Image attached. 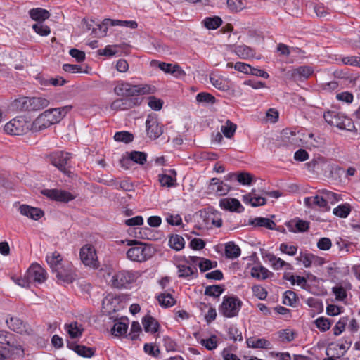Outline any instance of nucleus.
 <instances>
[{
  "label": "nucleus",
  "instance_id": "obj_45",
  "mask_svg": "<svg viewBox=\"0 0 360 360\" xmlns=\"http://www.w3.org/2000/svg\"><path fill=\"white\" fill-rule=\"evenodd\" d=\"M350 212V205L347 203L341 204L333 210V213L340 218H346L349 214Z\"/></svg>",
  "mask_w": 360,
  "mask_h": 360
},
{
  "label": "nucleus",
  "instance_id": "obj_47",
  "mask_svg": "<svg viewBox=\"0 0 360 360\" xmlns=\"http://www.w3.org/2000/svg\"><path fill=\"white\" fill-rule=\"evenodd\" d=\"M316 328L321 332L328 330L332 325V321L328 318L321 316L314 321Z\"/></svg>",
  "mask_w": 360,
  "mask_h": 360
},
{
  "label": "nucleus",
  "instance_id": "obj_19",
  "mask_svg": "<svg viewBox=\"0 0 360 360\" xmlns=\"http://www.w3.org/2000/svg\"><path fill=\"white\" fill-rule=\"evenodd\" d=\"M219 206L221 209L231 212H242L244 210V207L236 198H222L219 201Z\"/></svg>",
  "mask_w": 360,
  "mask_h": 360
},
{
  "label": "nucleus",
  "instance_id": "obj_60",
  "mask_svg": "<svg viewBox=\"0 0 360 360\" xmlns=\"http://www.w3.org/2000/svg\"><path fill=\"white\" fill-rule=\"evenodd\" d=\"M128 328L127 324L122 322L115 323L112 328V334L120 336L125 334Z\"/></svg>",
  "mask_w": 360,
  "mask_h": 360
},
{
  "label": "nucleus",
  "instance_id": "obj_43",
  "mask_svg": "<svg viewBox=\"0 0 360 360\" xmlns=\"http://www.w3.org/2000/svg\"><path fill=\"white\" fill-rule=\"evenodd\" d=\"M198 342L207 350H213L218 346L217 337L214 335L208 338H201L198 340Z\"/></svg>",
  "mask_w": 360,
  "mask_h": 360
},
{
  "label": "nucleus",
  "instance_id": "obj_41",
  "mask_svg": "<svg viewBox=\"0 0 360 360\" xmlns=\"http://www.w3.org/2000/svg\"><path fill=\"white\" fill-rule=\"evenodd\" d=\"M159 304L165 308L171 307L175 304V300L172 295L167 292H163L157 297Z\"/></svg>",
  "mask_w": 360,
  "mask_h": 360
},
{
  "label": "nucleus",
  "instance_id": "obj_64",
  "mask_svg": "<svg viewBox=\"0 0 360 360\" xmlns=\"http://www.w3.org/2000/svg\"><path fill=\"white\" fill-rule=\"evenodd\" d=\"M253 176L248 172H240L237 174V180L240 184L249 186L252 184Z\"/></svg>",
  "mask_w": 360,
  "mask_h": 360
},
{
  "label": "nucleus",
  "instance_id": "obj_15",
  "mask_svg": "<svg viewBox=\"0 0 360 360\" xmlns=\"http://www.w3.org/2000/svg\"><path fill=\"white\" fill-rule=\"evenodd\" d=\"M54 273L59 280L66 283H72L75 278L73 266L68 262H64L62 268L58 269Z\"/></svg>",
  "mask_w": 360,
  "mask_h": 360
},
{
  "label": "nucleus",
  "instance_id": "obj_49",
  "mask_svg": "<svg viewBox=\"0 0 360 360\" xmlns=\"http://www.w3.org/2000/svg\"><path fill=\"white\" fill-rule=\"evenodd\" d=\"M348 321L347 316H342L339 319L333 328L334 335L338 336L345 330Z\"/></svg>",
  "mask_w": 360,
  "mask_h": 360
},
{
  "label": "nucleus",
  "instance_id": "obj_12",
  "mask_svg": "<svg viewBox=\"0 0 360 360\" xmlns=\"http://www.w3.org/2000/svg\"><path fill=\"white\" fill-rule=\"evenodd\" d=\"M72 108V105H65L60 108H50L41 113L44 116H46L48 122H50V124L53 125L60 122Z\"/></svg>",
  "mask_w": 360,
  "mask_h": 360
},
{
  "label": "nucleus",
  "instance_id": "obj_29",
  "mask_svg": "<svg viewBox=\"0 0 360 360\" xmlns=\"http://www.w3.org/2000/svg\"><path fill=\"white\" fill-rule=\"evenodd\" d=\"M142 324L146 333H155L158 331L160 325L158 321L151 316H146L142 319Z\"/></svg>",
  "mask_w": 360,
  "mask_h": 360
},
{
  "label": "nucleus",
  "instance_id": "obj_6",
  "mask_svg": "<svg viewBox=\"0 0 360 360\" xmlns=\"http://www.w3.org/2000/svg\"><path fill=\"white\" fill-rule=\"evenodd\" d=\"M30 129L31 124L22 117H17L12 119L4 126L5 131L13 136L23 135Z\"/></svg>",
  "mask_w": 360,
  "mask_h": 360
},
{
  "label": "nucleus",
  "instance_id": "obj_5",
  "mask_svg": "<svg viewBox=\"0 0 360 360\" xmlns=\"http://www.w3.org/2000/svg\"><path fill=\"white\" fill-rule=\"evenodd\" d=\"M141 276L138 271L124 270L115 274L111 278V284L117 288H127Z\"/></svg>",
  "mask_w": 360,
  "mask_h": 360
},
{
  "label": "nucleus",
  "instance_id": "obj_21",
  "mask_svg": "<svg viewBox=\"0 0 360 360\" xmlns=\"http://www.w3.org/2000/svg\"><path fill=\"white\" fill-rule=\"evenodd\" d=\"M18 211L22 215L33 220H39L44 216V212L41 209L27 205H20Z\"/></svg>",
  "mask_w": 360,
  "mask_h": 360
},
{
  "label": "nucleus",
  "instance_id": "obj_59",
  "mask_svg": "<svg viewBox=\"0 0 360 360\" xmlns=\"http://www.w3.org/2000/svg\"><path fill=\"white\" fill-rule=\"evenodd\" d=\"M279 250L289 256H295L297 252V246L283 243L279 246Z\"/></svg>",
  "mask_w": 360,
  "mask_h": 360
},
{
  "label": "nucleus",
  "instance_id": "obj_4",
  "mask_svg": "<svg viewBox=\"0 0 360 360\" xmlns=\"http://www.w3.org/2000/svg\"><path fill=\"white\" fill-rule=\"evenodd\" d=\"M133 245L127 252V257L133 262H143L151 257V248L136 240L131 241Z\"/></svg>",
  "mask_w": 360,
  "mask_h": 360
},
{
  "label": "nucleus",
  "instance_id": "obj_3",
  "mask_svg": "<svg viewBox=\"0 0 360 360\" xmlns=\"http://www.w3.org/2000/svg\"><path fill=\"white\" fill-rule=\"evenodd\" d=\"M242 305V301L236 296H224L219 311L224 317L233 318L238 316Z\"/></svg>",
  "mask_w": 360,
  "mask_h": 360
},
{
  "label": "nucleus",
  "instance_id": "obj_13",
  "mask_svg": "<svg viewBox=\"0 0 360 360\" xmlns=\"http://www.w3.org/2000/svg\"><path fill=\"white\" fill-rule=\"evenodd\" d=\"M28 281L31 283L41 284L46 280V271L39 264H32L26 271Z\"/></svg>",
  "mask_w": 360,
  "mask_h": 360
},
{
  "label": "nucleus",
  "instance_id": "obj_38",
  "mask_svg": "<svg viewBox=\"0 0 360 360\" xmlns=\"http://www.w3.org/2000/svg\"><path fill=\"white\" fill-rule=\"evenodd\" d=\"M30 18L35 21H44L50 16L49 12L41 8H32L29 11Z\"/></svg>",
  "mask_w": 360,
  "mask_h": 360
},
{
  "label": "nucleus",
  "instance_id": "obj_33",
  "mask_svg": "<svg viewBox=\"0 0 360 360\" xmlns=\"http://www.w3.org/2000/svg\"><path fill=\"white\" fill-rule=\"evenodd\" d=\"M131 107V101L129 99L120 98L115 99L110 104V109L114 112L125 110Z\"/></svg>",
  "mask_w": 360,
  "mask_h": 360
},
{
  "label": "nucleus",
  "instance_id": "obj_34",
  "mask_svg": "<svg viewBox=\"0 0 360 360\" xmlns=\"http://www.w3.org/2000/svg\"><path fill=\"white\" fill-rule=\"evenodd\" d=\"M0 344L6 345V346L4 347H9L11 349H14L17 346H21V345L15 342L11 333L4 330L0 331Z\"/></svg>",
  "mask_w": 360,
  "mask_h": 360
},
{
  "label": "nucleus",
  "instance_id": "obj_24",
  "mask_svg": "<svg viewBox=\"0 0 360 360\" xmlns=\"http://www.w3.org/2000/svg\"><path fill=\"white\" fill-rule=\"evenodd\" d=\"M243 201L246 205H250L252 207L262 206L266 204V199L264 197L259 196L255 193L253 189L248 194L243 196Z\"/></svg>",
  "mask_w": 360,
  "mask_h": 360
},
{
  "label": "nucleus",
  "instance_id": "obj_48",
  "mask_svg": "<svg viewBox=\"0 0 360 360\" xmlns=\"http://www.w3.org/2000/svg\"><path fill=\"white\" fill-rule=\"evenodd\" d=\"M312 253L308 252H300L299 255L296 257L298 262H301L305 268L311 266V261L313 257Z\"/></svg>",
  "mask_w": 360,
  "mask_h": 360
},
{
  "label": "nucleus",
  "instance_id": "obj_36",
  "mask_svg": "<svg viewBox=\"0 0 360 360\" xmlns=\"http://www.w3.org/2000/svg\"><path fill=\"white\" fill-rule=\"evenodd\" d=\"M290 231L293 232H304L308 230L309 223L301 219H293L288 224Z\"/></svg>",
  "mask_w": 360,
  "mask_h": 360
},
{
  "label": "nucleus",
  "instance_id": "obj_57",
  "mask_svg": "<svg viewBox=\"0 0 360 360\" xmlns=\"http://www.w3.org/2000/svg\"><path fill=\"white\" fill-rule=\"evenodd\" d=\"M114 139L116 141L129 143L133 141V135L128 131H118L115 134Z\"/></svg>",
  "mask_w": 360,
  "mask_h": 360
},
{
  "label": "nucleus",
  "instance_id": "obj_51",
  "mask_svg": "<svg viewBox=\"0 0 360 360\" xmlns=\"http://www.w3.org/2000/svg\"><path fill=\"white\" fill-rule=\"evenodd\" d=\"M224 292V288L219 285H208L205 288V295L218 297Z\"/></svg>",
  "mask_w": 360,
  "mask_h": 360
},
{
  "label": "nucleus",
  "instance_id": "obj_32",
  "mask_svg": "<svg viewBox=\"0 0 360 360\" xmlns=\"http://www.w3.org/2000/svg\"><path fill=\"white\" fill-rule=\"evenodd\" d=\"M251 276L258 280H264L272 274L266 267L262 265H255L251 268Z\"/></svg>",
  "mask_w": 360,
  "mask_h": 360
},
{
  "label": "nucleus",
  "instance_id": "obj_40",
  "mask_svg": "<svg viewBox=\"0 0 360 360\" xmlns=\"http://www.w3.org/2000/svg\"><path fill=\"white\" fill-rule=\"evenodd\" d=\"M179 276L181 278H187L193 276L197 272V268L195 266L188 263L179 264L177 266Z\"/></svg>",
  "mask_w": 360,
  "mask_h": 360
},
{
  "label": "nucleus",
  "instance_id": "obj_22",
  "mask_svg": "<svg viewBox=\"0 0 360 360\" xmlns=\"http://www.w3.org/2000/svg\"><path fill=\"white\" fill-rule=\"evenodd\" d=\"M64 329L72 339L80 338L84 330L83 326L77 321L65 323Z\"/></svg>",
  "mask_w": 360,
  "mask_h": 360
},
{
  "label": "nucleus",
  "instance_id": "obj_44",
  "mask_svg": "<svg viewBox=\"0 0 360 360\" xmlns=\"http://www.w3.org/2000/svg\"><path fill=\"white\" fill-rule=\"evenodd\" d=\"M196 101L203 104H214L217 102L216 98L207 92H200L196 95Z\"/></svg>",
  "mask_w": 360,
  "mask_h": 360
},
{
  "label": "nucleus",
  "instance_id": "obj_9",
  "mask_svg": "<svg viewBox=\"0 0 360 360\" xmlns=\"http://www.w3.org/2000/svg\"><path fill=\"white\" fill-rule=\"evenodd\" d=\"M324 119L331 126H335L340 129L351 130V127H353V123L349 118L340 116L335 111H328L325 113Z\"/></svg>",
  "mask_w": 360,
  "mask_h": 360
},
{
  "label": "nucleus",
  "instance_id": "obj_14",
  "mask_svg": "<svg viewBox=\"0 0 360 360\" xmlns=\"http://www.w3.org/2000/svg\"><path fill=\"white\" fill-rule=\"evenodd\" d=\"M207 189L208 193L210 194L222 196L226 195L229 192L231 188L228 184L221 181L219 179L212 178L210 180Z\"/></svg>",
  "mask_w": 360,
  "mask_h": 360
},
{
  "label": "nucleus",
  "instance_id": "obj_52",
  "mask_svg": "<svg viewBox=\"0 0 360 360\" xmlns=\"http://www.w3.org/2000/svg\"><path fill=\"white\" fill-rule=\"evenodd\" d=\"M297 302V295L292 290H287L283 296V303L285 305L294 307Z\"/></svg>",
  "mask_w": 360,
  "mask_h": 360
},
{
  "label": "nucleus",
  "instance_id": "obj_7",
  "mask_svg": "<svg viewBox=\"0 0 360 360\" xmlns=\"http://www.w3.org/2000/svg\"><path fill=\"white\" fill-rule=\"evenodd\" d=\"M110 26H122L129 27L131 29H136L138 26V24L134 20H112V19H105L101 24H98V29L100 31V33H97L96 29L93 28L92 32L94 33L96 37H101L106 34L108 27Z\"/></svg>",
  "mask_w": 360,
  "mask_h": 360
},
{
  "label": "nucleus",
  "instance_id": "obj_30",
  "mask_svg": "<svg viewBox=\"0 0 360 360\" xmlns=\"http://www.w3.org/2000/svg\"><path fill=\"white\" fill-rule=\"evenodd\" d=\"M307 8H312L319 18H326L330 14V10L325 7L323 4H316L314 1H306Z\"/></svg>",
  "mask_w": 360,
  "mask_h": 360
},
{
  "label": "nucleus",
  "instance_id": "obj_35",
  "mask_svg": "<svg viewBox=\"0 0 360 360\" xmlns=\"http://www.w3.org/2000/svg\"><path fill=\"white\" fill-rule=\"evenodd\" d=\"M241 254L240 248L234 242H229L225 245V255L229 259L238 258Z\"/></svg>",
  "mask_w": 360,
  "mask_h": 360
},
{
  "label": "nucleus",
  "instance_id": "obj_31",
  "mask_svg": "<svg viewBox=\"0 0 360 360\" xmlns=\"http://www.w3.org/2000/svg\"><path fill=\"white\" fill-rule=\"evenodd\" d=\"M250 224L255 227H265L269 230H274L276 227L275 222L268 218L256 217L250 221Z\"/></svg>",
  "mask_w": 360,
  "mask_h": 360
},
{
  "label": "nucleus",
  "instance_id": "obj_50",
  "mask_svg": "<svg viewBox=\"0 0 360 360\" xmlns=\"http://www.w3.org/2000/svg\"><path fill=\"white\" fill-rule=\"evenodd\" d=\"M222 20L219 17L206 18L203 20L205 27L209 30H215L221 25Z\"/></svg>",
  "mask_w": 360,
  "mask_h": 360
},
{
  "label": "nucleus",
  "instance_id": "obj_23",
  "mask_svg": "<svg viewBox=\"0 0 360 360\" xmlns=\"http://www.w3.org/2000/svg\"><path fill=\"white\" fill-rule=\"evenodd\" d=\"M24 355V350L22 346H17L14 349L0 346V360H5L8 358L22 357Z\"/></svg>",
  "mask_w": 360,
  "mask_h": 360
},
{
  "label": "nucleus",
  "instance_id": "obj_26",
  "mask_svg": "<svg viewBox=\"0 0 360 360\" xmlns=\"http://www.w3.org/2000/svg\"><path fill=\"white\" fill-rule=\"evenodd\" d=\"M46 259L53 272L58 270V269L62 268L63 264L64 263L63 262L62 256L56 251L48 254Z\"/></svg>",
  "mask_w": 360,
  "mask_h": 360
},
{
  "label": "nucleus",
  "instance_id": "obj_16",
  "mask_svg": "<svg viewBox=\"0 0 360 360\" xmlns=\"http://www.w3.org/2000/svg\"><path fill=\"white\" fill-rule=\"evenodd\" d=\"M209 78L210 83L216 89L222 91H227L230 89L229 79L221 75L212 72L210 74Z\"/></svg>",
  "mask_w": 360,
  "mask_h": 360
},
{
  "label": "nucleus",
  "instance_id": "obj_42",
  "mask_svg": "<svg viewBox=\"0 0 360 360\" xmlns=\"http://www.w3.org/2000/svg\"><path fill=\"white\" fill-rule=\"evenodd\" d=\"M169 245L171 248L179 251L184 248L185 240L182 236L174 234L169 237Z\"/></svg>",
  "mask_w": 360,
  "mask_h": 360
},
{
  "label": "nucleus",
  "instance_id": "obj_20",
  "mask_svg": "<svg viewBox=\"0 0 360 360\" xmlns=\"http://www.w3.org/2000/svg\"><path fill=\"white\" fill-rule=\"evenodd\" d=\"M266 261L269 263L274 270L278 271L283 268H285L287 270H292V266L280 257H277L272 253H267L265 255Z\"/></svg>",
  "mask_w": 360,
  "mask_h": 360
},
{
  "label": "nucleus",
  "instance_id": "obj_27",
  "mask_svg": "<svg viewBox=\"0 0 360 360\" xmlns=\"http://www.w3.org/2000/svg\"><path fill=\"white\" fill-rule=\"evenodd\" d=\"M52 126L50 122H48L46 116L42 113L39 114L31 124V130L34 132H39Z\"/></svg>",
  "mask_w": 360,
  "mask_h": 360
},
{
  "label": "nucleus",
  "instance_id": "obj_62",
  "mask_svg": "<svg viewBox=\"0 0 360 360\" xmlns=\"http://www.w3.org/2000/svg\"><path fill=\"white\" fill-rule=\"evenodd\" d=\"M253 295L261 300L266 298L268 292L266 290L260 285H255L252 287Z\"/></svg>",
  "mask_w": 360,
  "mask_h": 360
},
{
  "label": "nucleus",
  "instance_id": "obj_17",
  "mask_svg": "<svg viewBox=\"0 0 360 360\" xmlns=\"http://www.w3.org/2000/svg\"><path fill=\"white\" fill-rule=\"evenodd\" d=\"M44 194L52 200L63 202H69L75 198L70 192L57 189L45 190Z\"/></svg>",
  "mask_w": 360,
  "mask_h": 360
},
{
  "label": "nucleus",
  "instance_id": "obj_25",
  "mask_svg": "<svg viewBox=\"0 0 360 360\" xmlns=\"http://www.w3.org/2000/svg\"><path fill=\"white\" fill-rule=\"evenodd\" d=\"M246 343L249 348L271 349V342L265 338L250 337L247 339Z\"/></svg>",
  "mask_w": 360,
  "mask_h": 360
},
{
  "label": "nucleus",
  "instance_id": "obj_55",
  "mask_svg": "<svg viewBox=\"0 0 360 360\" xmlns=\"http://www.w3.org/2000/svg\"><path fill=\"white\" fill-rule=\"evenodd\" d=\"M236 129V124H233L229 120H227L224 125L221 127V131L227 138H231L233 136Z\"/></svg>",
  "mask_w": 360,
  "mask_h": 360
},
{
  "label": "nucleus",
  "instance_id": "obj_1",
  "mask_svg": "<svg viewBox=\"0 0 360 360\" xmlns=\"http://www.w3.org/2000/svg\"><path fill=\"white\" fill-rule=\"evenodd\" d=\"M155 91L154 86L141 84L132 85L124 81H118L114 88V93L123 97L134 96L153 94Z\"/></svg>",
  "mask_w": 360,
  "mask_h": 360
},
{
  "label": "nucleus",
  "instance_id": "obj_58",
  "mask_svg": "<svg viewBox=\"0 0 360 360\" xmlns=\"http://www.w3.org/2000/svg\"><path fill=\"white\" fill-rule=\"evenodd\" d=\"M229 338L233 341H242L243 336L242 333L238 330L236 326H231L227 330Z\"/></svg>",
  "mask_w": 360,
  "mask_h": 360
},
{
  "label": "nucleus",
  "instance_id": "obj_2",
  "mask_svg": "<svg viewBox=\"0 0 360 360\" xmlns=\"http://www.w3.org/2000/svg\"><path fill=\"white\" fill-rule=\"evenodd\" d=\"M49 104V100L44 97H23L14 101L15 106L22 111H37Z\"/></svg>",
  "mask_w": 360,
  "mask_h": 360
},
{
  "label": "nucleus",
  "instance_id": "obj_18",
  "mask_svg": "<svg viewBox=\"0 0 360 360\" xmlns=\"http://www.w3.org/2000/svg\"><path fill=\"white\" fill-rule=\"evenodd\" d=\"M304 201V204L308 207L313 208L314 207H318L324 212L328 211L330 208V206L327 205L324 195L323 194L321 195H315L305 198Z\"/></svg>",
  "mask_w": 360,
  "mask_h": 360
},
{
  "label": "nucleus",
  "instance_id": "obj_61",
  "mask_svg": "<svg viewBox=\"0 0 360 360\" xmlns=\"http://www.w3.org/2000/svg\"><path fill=\"white\" fill-rule=\"evenodd\" d=\"M158 180L162 186L171 187L175 184L176 179L168 174H159Z\"/></svg>",
  "mask_w": 360,
  "mask_h": 360
},
{
  "label": "nucleus",
  "instance_id": "obj_46",
  "mask_svg": "<svg viewBox=\"0 0 360 360\" xmlns=\"http://www.w3.org/2000/svg\"><path fill=\"white\" fill-rule=\"evenodd\" d=\"M128 157L131 160L139 165H143L147 160V154L141 151H131L128 153Z\"/></svg>",
  "mask_w": 360,
  "mask_h": 360
},
{
  "label": "nucleus",
  "instance_id": "obj_37",
  "mask_svg": "<svg viewBox=\"0 0 360 360\" xmlns=\"http://www.w3.org/2000/svg\"><path fill=\"white\" fill-rule=\"evenodd\" d=\"M6 323L9 328L18 333H22L25 330L24 322L18 317H11L6 320Z\"/></svg>",
  "mask_w": 360,
  "mask_h": 360
},
{
  "label": "nucleus",
  "instance_id": "obj_8",
  "mask_svg": "<svg viewBox=\"0 0 360 360\" xmlns=\"http://www.w3.org/2000/svg\"><path fill=\"white\" fill-rule=\"evenodd\" d=\"M82 262L88 267L97 269L99 266L96 250L92 245H83L79 251Z\"/></svg>",
  "mask_w": 360,
  "mask_h": 360
},
{
  "label": "nucleus",
  "instance_id": "obj_53",
  "mask_svg": "<svg viewBox=\"0 0 360 360\" xmlns=\"http://www.w3.org/2000/svg\"><path fill=\"white\" fill-rule=\"evenodd\" d=\"M295 333L291 329H283L278 331V338L281 342H288L295 338Z\"/></svg>",
  "mask_w": 360,
  "mask_h": 360
},
{
  "label": "nucleus",
  "instance_id": "obj_10",
  "mask_svg": "<svg viewBox=\"0 0 360 360\" xmlns=\"http://www.w3.org/2000/svg\"><path fill=\"white\" fill-rule=\"evenodd\" d=\"M147 136L150 139H156L163 133L162 126L160 124L155 114L148 115L146 121Z\"/></svg>",
  "mask_w": 360,
  "mask_h": 360
},
{
  "label": "nucleus",
  "instance_id": "obj_54",
  "mask_svg": "<svg viewBox=\"0 0 360 360\" xmlns=\"http://www.w3.org/2000/svg\"><path fill=\"white\" fill-rule=\"evenodd\" d=\"M321 193L324 195L328 205V204L333 205L342 199L340 195L328 190H323Z\"/></svg>",
  "mask_w": 360,
  "mask_h": 360
},
{
  "label": "nucleus",
  "instance_id": "obj_11",
  "mask_svg": "<svg viewBox=\"0 0 360 360\" xmlns=\"http://www.w3.org/2000/svg\"><path fill=\"white\" fill-rule=\"evenodd\" d=\"M72 155L66 152H56L51 155V163L58 168L63 173L68 174L70 173V161Z\"/></svg>",
  "mask_w": 360,
  "mask_h": 360
},
{
  "label": "nucleus",
  "instance_id": "obj_63",
  "mask_svg": "<svg viewBox=\"0 0 360 360\" xmlns=\"http://www.w3.org/2000/svg\"><path fill=\"white\" fill-rule=\"evenodd\" d=\"M34 31L41 36H47L51 32V29L49 26L42 24L41 22L35 23L32 25Z\"/></svg>",
  "mask_w": 360,
  "mask_h": 360
},
{
  "label": "nucleus",
  "instance_id": "obj_56",
  "mask_svg": "<svg viewBox=\"0 0 360 360\" xmlns=\"http://www.w3.org/2000/svg\"><path fill=\"white\" fill-rule=\"evenodd\" d=\"M313 73L312 68L309 66H300L293 70V76H300L304 78H308Z\"/></svg>",
  "mask_w": 360,
  "mask_h": 360
},
{
  "label": "nucleus",
  "instance_id": "obj_39",
  "mask_svg": "<svg viewBox=\"0 0 360 360\" xmlns=\"http://www.w3.org/2000/svg\"><path fill=\"white\" fill-rule=\"evenodd\" d=\"M70 348L73 349L78 355L86 358L92 357L95 353L94 349L84 345H71Z\"/></svg>",
  "mask_w": 360,
  "mask_h": 360
},
{
  "label": "nucleus",
  "instance_id": "obj_28",
  "mask_svg": "<svg viewBox=\"0 0 360 360\" xmlns=\"http://www.w3.org/2000/svg\"><path fill=\"white\" fill-rule=\"evenodd\" d=\"M233 51L242 59H249L255 57V51L253 49L246 45H238L234 46Z\"/></svg>",
  "mask_w": 360,
  "mask_h": 360
}]
</instances>
